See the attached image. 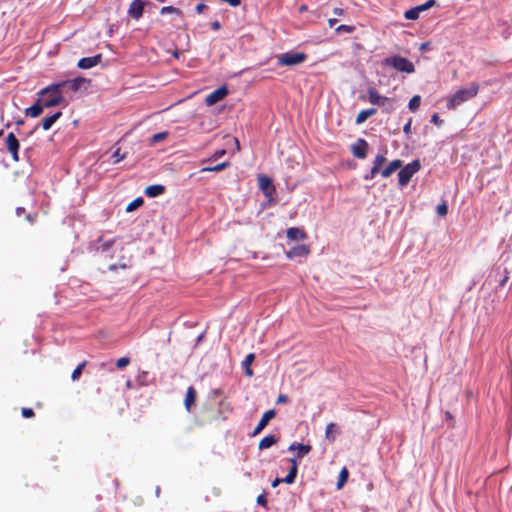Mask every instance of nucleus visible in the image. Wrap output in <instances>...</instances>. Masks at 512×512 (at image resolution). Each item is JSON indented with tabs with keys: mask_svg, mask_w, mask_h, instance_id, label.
<instances>
[{
	"mask_svg": "<svg viewBox=\"0 0 512 512\" xmlns=\"http://www.w3.org/2000/svg\"><path fill=\"white\" fill-rule=\"evenodd\" d=\"M333 13L337 16L343 15L344 11L341 8H334Z\"/></svg>",
	"mask_w": 512,
	"mask_h": 512,
	"instance_id": "nucleus-57",
	"label": "nucleus"
},
{
	"mask_svg": "<svg viewBox=\"0 0 512 512\" xmlns=\"http://www.w3.org/2000/svg\"><path fill=\"white\" fill-rule=\"evenodd\" d=\"M435 5H436V1L435 0H428L425 3H423L421 5H418L416 7L420 8V13H421V12L426 11V10H428L429 8H431V7L435 6Z\"/></svg>",
	"mask_w": 512,
	"mask_h": 512,
	"instance_id": "nucleus-37",
	"label": "nucleus"
},
{
	"mask_svg": "<svg viewBox=\"0 0 512 512\" xmlns=\"http://www.w3.org/2000/svg\"><path fill=\"white\" fill-rule=\"evenodd\" d=\"M479 91V85L477 83H471L468 87H463L457 90L453 96L448 100L447 107L455 108L462 103L475 97Z\"/></svg>",
	"mask_w": 512,
	"mask_h": 512,
	"instance_id": "nucleus-2",
	"label": "nucleus"
},
{
	"mask_svg": "<svg viewBox=\"0 0 512 512\" xmlns=\"http://www.w3.org/2000/svg\"><path fill=\"white\" fill-rule=\"evenodd\" d=\"M6 147L9 152L19 150L20 148V142L13 132L9 133L6 137Z\"/></svg>",
	"mask_w": 512,
	"mask_h": 512,
	"instance_id": "nucleus-23",
	"label": "nucleus"
},
{
	"mask_svg": "<svg viewBox=\"0 0 512 512\" xmlns=\"http://www.w3.org/2000/svg\"><path fill=\"white\" fill-rule=\"evenodd\" d=\"M10 154L15 162L19 161V150L12 151Z\"/></svg>",
	"mask_w": 512,
	"mask_h": 512,
	"instance_id": "nucleus-54",
	"label": "nucleus"
},
{
	"mask_svg": "<svg viewBox=\"0 0 512 512\" xmlns=\"http://www.w3.org/2000/svg\"><path fill=\"white\" fill-rule=\"evenodd\" d=\"M91 82L90 79H87L85 77H76L74 79H68V80H62L55 82L56 85H59V90L64 95L67 92H73L76 93L80 91L82 88H86L87 85H89Z\"/></svg>",
	"mask_w": 512,
	"mask_h": 512,
	"instance_id": "nucleus-5",
	"label": "nucleus"
},
{
	"mask_svg": "<svg viewBox=\"0 0 512 512\" xmlns=\"http://www.w3.org/2000/svg\"><path fill=\"white\" fill-rule=\"evenodd\" d=\"M386 161V158L383 154H378L375 159H374V162H373V166H375L376 168L380 169V167L382 166V164Z\"/></svg>",
	"mask_w": 512,
	"mask_h": 512,
	"instance_id": "nucleus-38",
	"label": "nucleus"
},
{
	"mask_svg": "<svg viewBox=\"0 0 512 512\" xmlns=\"http://www.w3.org/2000/svg\"><path fill=\"white\" fill-rule=\"evenodd\" d=\"M203 338V334L199 335L198 338H197V342H200Z\"/></svg>",
	"mask_w": 512,
	"mask_h": 512,
	"instance_id": "nucleus-63",
	"label": "nucleus"
},
{
	"mask_svg": "<svg viewBox=\"0 0 512 512\" xmlns=\"http://www.w3.org/2000/svg\"><path fill=\"white\" fill-rule=\"evenodd\" d=\"M36 217H37V215H36V214H31V213H29V214H27V215H26V220H27L29 223L33 224V223H35V221H36Z\"/></svg>",
	"mask_w": 512,
	"mask_h": 512,
	"instance_id": "nucleus-50",
	"label": "nucleus"
},
{
	"mask_svg": "<svg viewBox=\"0 0 512 512\" xmlns=\"http://www.w3.org/2000/svg\"><path fill=\"white\" fill-rule=\"evenodd\" d=\"M115 240L112 239V240H108V241H105L101 244L100 246V249L102 252H107L109 251V249L112 247V245L114 244Z\"/></svg>",
	"mask_w": 512,
	"mask_h": 512,
	"instance_id": "nucleus-42",
	"label": "nucleus"
},
{
	"mask_svg": "<svg viewBox=\"0 0 512 512\" xmlns=\"http://www.w3.org/2000/svg\"><path fill=\"white\" fill-rule=\"evenodd\" d=\"M45 108L44 104L37 98L33 105L25 109V115L31 118H36L42 114Z\"/></svg>",
	"mask_w": 512,
	"mask_h": 512,
	"instance_id": "nucleus-15",
	"label": "nucleus"
},
{
	"mask_svg": "<svg viewBox=\"0 0 512 512\" xmlns=\"http://www.w3.org/2000/svg\"><path fill=\"white\" fill-rule=\"evenodd\" d=\"M275 416H276L275 409H270V410L266 411L262 415L257 426L254 428V430L252 432V436H256V435L260 434V432L268 425L269 421L272 420Z\"/></svg>",
	"mask_w": 512,
	"mask_h": 512,
	"instance_id": "nucleus-12",
	"label": "nucleus"
},
{
	"mask_svg": "<svg viewBox=\"0 0 512 512\" xmlns=\"http://www.w3.org/2000/svg\"><path fill=\"white\" fill-rule=\"evenodd\" d=\"M368 94V100L372 105H377L379 107L383 108V112L385 113H391L394 111L393 102L394 100L392 98H388L386 96H382L378 93L376 88L369 87L367 90Z\"/></svg>",
	"mask_w": 512,
	"mask_h": 512,
	"instance_id": "nucleus-4",
	"label": "nucleus"
},
{
	"mask_svg": "<svg viewBox=\"0 0 512 512\" xmlns=\"http://www.w3.org/2000/svg\"><path fill=\"white\" fill-rule=\"evenodd\" d=\"M329 26L330 27H333L336 23H337V19L333 18V19H329Z\"/></svg>",
	"mask_w": 512,
	"mask_h": 512,
	"instance_id": "nucleus-60",
	"label": "nucleus"
},
{
	"mask_svg": "<svg viewBox=\"0 0 512 512\" xmlns=\"http://www.w3.org/2000/svg\"><path fill=\"white\" fill-rule=\"evenodd\" d=\"M376 112L377 110L375 108L361 110L356 117V124L359 125L364 123L369 117L375 115Z\"/></svg>",
	"mask_w": 512,
	"mask_h": 512,
	"instance_id": "nucleus-25",
	"label": "nucleus"
},
{
	"mask_svg": "<svg viewBox=\"0 0 512 512\" xmlns=\"http://www.w3.org/2000/svg\"><path fill=\"white\" fill-rule=\"evenodd\" d=\"M290 463H291V469H295V470H298V463H297V460L295 458H291L290 460Z\"/></svg>",
	"mask_w": 512,
	"mask_h": 512,
	"instance_id": "nucleus-55",
	"label": "nucleus"
},
{
	"mask_svg": "<svg viewBox=\"0 0 512 512\" xmlns=\"http://www.w3.org/2000/svg\"><path fill=\"white\" fill-rule=\"evenodd\" d=\"M309 254V248L305 244L296 245L292 247L287 253L286 256L289 259H293L296 257H305Z\"/></svg>",
	"mask_w": 512,
	"mask_h": 512,
	"instance_id": "nucleus-14",
	"label": "nucleus"
},
{
	"mask_svg": "<svg viewBox=\"0 0 512 512\" xmlns=\"http://www.w3.org/2000/svg\"><path fill=\"white\" fill-rule=\"evenodd\" d=\"M144 203V200L142 197H137L136 199H134L132 202H130L127 207H126V212H132L136 209H138L139 207H141Z\"/></svg>",
	"mask_w": 512,
	"mask_h": 512,
	"instance_id": "nucleus-28",
	"label": "nucleus"
},
{
	"mask_svg": "<svg viewBox=\"0 0 512 512\" xmlns=\"http://www.w3.org/2000/svg\"><path fill=\"white\" fill-rule=\"evenodd\" d=\"M16 124H17L18 126L23 125V124H24V121H23V120H18V121L16 122Z\"/></svg>",
	"mask_w": 512,
	"mask_h": 512,
	"instance_id": "nucleus-62",
	"label": "nucleus"
},
{
	"mask_svg": "<svg viewBox=\"0 0 512 512\" xmlns=\"http://www.w3.org/2000/svg\"><path fill=\"white\" fill-rule=\"evenodd\" d=\"M24 212H25V208H23V207H17L16 208L17 216H21Z\"/></svg>",
	"mask_w": 512,
	"mask_h": 512,
	"instance_id": "nucleus-59",
	"label": "nucleus"
},
{
	"mask_svg": "<svg viewBox=\"0 0 512 512\" xmlns=\"http://www.w3.org/2000/svg\"><path fill=\"white\" fill-rule=\"evenodd\" d=\"M382 65L407 74H411L415 71L414 64L409 59L400 55H392L384 58L382 60Z\"/></svg>",
	"mask_w": 512,
	"mask_h": 512,
	"instance_id": "nucleus-3",
	"label": "nucleus"
},
{
	"mask_svg": "<svg viewBox=\"0 0 512 512\" xmlns=\"http://www.w3.org/2000/svg\"><path fill=\"white\" fill-rule=\"evenodd\" d=\"M61 116H62V112L57 111V112L53 113L52 115L45 117L41 122L42 128L44 130H49Z\"/></svg>",
	"mask_w": 512,
	"mask_h": 512,
	"instance_id": "nucleus-20",
	"label": "nucleus"
},
{
	"mask_svg": "<svg viewBox=\"0 0 512 512\" xmlns=\"http://www.w3.org/2000/svg\"><path fill=\"white\" fill-rule=\"evenodd\" d=\"M226 151L224 149H221V150H217L214 152V154L212 155V159L213 160H216L220 157H222L223 155H225Z\"/></svg>",
	"mask_w": 512,
	"mask_h": 512,
	"instance_id": "nucleus-47",
	"label": "nucleus"
},
{
	"mask_svg": "<svg viewBox=\"0 0 512 512\" xmlns=\"http://www.w3.org/2000/svg\"><path fill=\"white\" fill-rule=\"evenodd\" d=\"M37 97L46 108L56 107L65 102V96L59 90V85H56L55 82L40 89L37 92Z\"/></svg>",
	"mask_w": 512,
	"mask_h": 512,
	"instance_id": "nucleus-1",
	"label": "nucleus"
},
{
	"mask_svg": "<svg viewBox=\"0 0 512 512\" xmlns=\"http://www.w3.org/2000/svg\"><path fill=\"white\" fill-rule=\"evenodd\" d=\"M245 375L251 377L253 375V371L250 367H244Z\"/></svg>",
	"mask_w": 512,
	"mask_h": 512,
	"instance_id": "nucleus-58",
	"label": "nucleus"
},
{
	"mask_svg": "<svg viewBox=\"0 0 512 512\" xmlns=\"http://www.w3.org/2000/svg\"><path fill=\"white\" fill-rule=\"evenodd\" d=\"M312 447L309 444L294 442L288 447V451H297V457L303 458L311 451Z\"/></svg>",
	"mask_w": 512,
	"mask_h": 512,
	"instance_id": "nucleus-16",
	"label": "nucleus"
},
{
	"mask_svg": "<svg viewBox=\"0 0 512 512\" xmlns=\"http://www.w3.org/2000/svg\"><path fill=\"white\" fill-rule=\"evenodd\" d=\"M257 504L260 506H266L267 505V498L266 494L262 493L257 497Z\"/></svg>",
	"mask_w": 512,
	"mask_h": 512,
	"instance_id": "nucleus-44",
	"label": "nucleus"
},
{
	"mask_svg": "<svg viewBox=\"0 0 512 512\" xmlns=\"http://www.w3.org/2000/svg\"><path fill=\"white\" fill-rule=\"evenodd\" d=\"M165 192V187L161 184H154L146 187L145 195L150 198L158 197Z\"/></svg>",
	"mask_w": 512,
	"mask_h": 512,
	"instance_id": "nucleus-18",
	"label": "nucleus"
},
{
	"mask_svg": "<svg viewBox=\"0 0 512 512\" xmlns=\"http://www.w3.org/2000/svg\"><path fill=\"white\" fill-rule=\"evenodd\" d=\"M278 441H279L278 437H276L275 435L269 434L261 439L258 447L260 450L268 449V448L272 447L273 445H275Z\"/></svg>",
	"mask_w": 512,
	"mask_h": 512,
	"instance_id": "nucleus-24",
	"label": "nucleus"
},
{
	"mask_svg": "<svg viewBox=\"0 0 512 512\" xmlns=\"http://www.w3.org/2000/svg\"><path fill=\"white\" fill-rule=\"evenodd\" d=\"M102 61V54H96L91 57H83L79 59L77 67L82 70L91 69Z\"/></svg>",
	"mask_w": 512,
	"mask_h": 512,
	"instance_id": "nucleus-11",
	"label": "nucleus"
},
{
	"mask_svg": "<svg viewBox=\"0 0 512 512\" xmlns=\"http://www.w3.org/2000/svg\"><path fill=\"white\" fill-rule=\"evenodd\" d=\"M307 55L303 52H285L277 56V64L279 66H296L303 63Z\"/></svg>",
	"mask_w": 512,
	"mask_h": 512,
	"instance_id": "nucleus-7",
	"label": "nucleus"
},
{
	"mask_svg": "<svg viewBox=\"0 0 512 512\" xmlns=\"http://www.w3.org/2000/svg\"><path fill=\"white\" fill-rule=\"evenodd\" d=\"M404 16L407 20H417L420 16V8H417L416 6L407 10L404 13Z\"/></svg>",
	"mask_w": 512,
	"mask_h": 512,
	"instance_id": "nucleus-27",
	"label": "nucleus"
},
{
	"mask_svg": "<svg viewBox=\"0 0 512 512\" xmlns=\"http://www.w3.org/2000/svg\"><path fill=\"white\" fill-rule=\"evenodd\" d=\"M369 145L363 138H358L355 143L351 145V152L354 157L358 159H365L367 157Z\"/></svg>",
	"mask_w": 512,
	"mask_h": 512,
	"instance_id": "nucleus-9",
	"label": "nucleus"
},
{
	"mask_svg": "<svg viewBox=\"0 0 512 512\" xmlns=\"http://www.w3.org/2000/svg\"><path fill=\"white\" fill-rule=\"evenodd\" d=\"M421 169V163L418 159L413 160L412 162L406 164L404 167L400 168L398 172V182L400 186H406L414 174H416Z\"/></svg>",
	"mask_w": 512,
	"mask_h": 512,
	"instance_id": "nucleus-6",
	"label": "nucleus"
},
{
	"mask_svg": "<svg viewBox=\"0 0 512 512\" xmlns=\"http://www.w3.org/2000/svg\"><path fill=\"white\" fill-rule=\"evenodd\" d=\"M255 359V355L253 353L248 354L245 359L242 361V367H250Z\"/></svg>",
	"mask_w": 512,
	"mask_h": 512,
	"instance_id": "nucleus-41",
	"label": "nucleus"
},
{
	"mask_svg": "<svg viewBox=\"0 0 512 512\" xmlns=\"http://www.w3.org/2000/svg\"><path fill=\"white\" fill-rule=\"evenodd\" d=\"M420 102H421V97L419 95H414L409 103H408V108L411 110V111H415L419 108L420 106Z\"/></svg>",
	"mask_w": 512,
	"mask_h": 512,
	"instance_id": "nucleus-32",
	"label": "nucleus"
},
{
	"mask_svg": "<svg viewBox=\"0 0 512 512\" xmlns=\"http://www.w3.org/2000/svg\"><path fill=\"white\" fill-rule=\"evenodd\" d=\"M228 95V89L226 86H221L210 93L205 100L208 106H212L219 101L223 100Z\"/></svg>",
	"mask_w": 512,
	"mask_h": 512,
	"instance_id": "nucleus-10",
	"label": "nucleus"
},
{
	"mask_svg": "<svg viewBox=\"0 0 512 512\" xmlns=\"http://www.w3.org/2000/svg\"><path fill=\"white\" fill-rule=\"evenodd\" d=\"M411 124H412V119L410 118L403 127V132L407 135L411 133Z\"/></svg>",
	"mask_w": 512,
	"mask_h": 512,
	"instance_id": "nucleus-46",
	"label": "nucleus"
},
{
	"mask_svg": "<svg viewBox=\"0 0 512 512\" xmlns=\"http://www.w3.org/2000/svg\"><path fill=\"white\" fill-rule=\"evenodd\" d=\"M288 401V397L284 394H280L277 398V403L278 404H281V403H286Z\"/></svg>",
	"mask_w": 512,
	"mask_h": 512,
	"instance_id": "nucleus-51",
	"label": "nucleus"
},
{
	"mask_svg": "<svg viewBox=\"0 0 512 512\" xmlns=\"http://www.w3.org/2000/svg\"><path fill=\"white\" fill-rule=\"evenodd\" d=\"M354 30V27L353 26H349V25H339L337 28H336V32L337 33H351L353 32Z\"/></svg>",
	"mask_w": 512,
	"mask_h": 512,
	"instance_id": "nucleus-39",
	"label": "nucleus"
},
{
	"mask_svg": "<svg viewBox=\"0 0 512 512\" xmlns=\"http://www.w3.org/2000/svg\"><path fill=\"white\" fill-rule=\"evenodd\" d=\"M130 363V359L128 357H121L117 360L116 366L118 369H123Z\"/></svg>",
	"mask_w": 512,
	"mask_h": 512,
	"instance_id": "nucleus-40",
	"label": "nucleus"
},
{
	"mask_svg": "<svg viewBox=\"0 0 512 512\" xmlns=\"http://www.w3.org/2000/svg\"><path fill=\"white\" fill-rule=\"evenodd\" d=\"M168 135L169 133L167 131L154 134L150 140V145H154L158 142L165 140L168 137Z\"/></svg>",
	"mask_w": 512,
	"mask_h": 512,
	"instance_id": "nucleus-30",
	"label": "nucleus"
},
{
	"mask_svg": "<svg viewBox=\"0 0 512 512\" xmlns=\"http://www.w3.org/2000/svg\"><path fill=\"white\" fill-rule=\"evenodd\" d=\"M196 395H197V393H196L195 388L193 386L188 387L187 392H186L185 401H184V405H185V408L187 409V411H191V406L196 401Z\"/></svg>",
	"mask_w": 512,
	"mask_h": 512,
	"instance_id": "nucleus-21",
	"label": "nucleus"
},
{
	"mask_svg": "<svg viewBox=\"0 0 512 512\" xmlns=\"http://www.w3.org/2000/svg\"><path fill=\"white\" fill-rule=\"evenodd\" d=\"M283 482V478H275L273 481H272V487H277L280 483Z\"/></svg>",
	"mask_w": 512,
	"mask_h": 512,
	"instance_id": "nucleus-56",
	"label": "nucleus"
},
{
	"mask_svg": "<svg viewBox=\"0 0 512 512\" xmlns=\"http://www.w3.org/2000/svg\"><path fill=\"white\" fill-rule=\"evenodd\" d=\"M402 167V161L399 159L393 160L381 171V175L384 178L389 177L392 173Z\"/></svg>",
	"mask_w": 512,
	"mask_h": 512,
	"instance_id": "nucleus-19",
	"label": "nucleus"
},
{
	"mask_svg": "<svg viewBox=\"0 0 512 512\" xmlns=\"http://www.w3.org/2000/svg\"><path fill=\"white\" fill-rule=\"evenodd\" d=\"M436 212H437V214L439 216L447 215V213H448V206H447V204L444 202V203H441V204L437 205Z\"/></svg>",
	"mask_w": 512,
	"mask_h": 512,
	"instance_id": "nucleus-36",
	"label": "nucleus"
},
{
	"mask_svg": "<svg viewBox=\"0 0 512 512\" xmlns=\"http://www.w3.org/2000/svg\"><path fill=\"white\" fill-rule=\"evenodd\" d=\"M85 365H86V362H82V363H80V364H79V365L74 369V371L72 372V375H71V378H72V380H73V381H76V380H78V379H79V377L81 376L82 371H83V369H84Z\"/></svg>",
	"mask_w": 512,
	"mask_h": 512,
	"instance_id": "nucleus-34",
	"label": "nucleus"
},
{
	"mask_svg": "<svg viewBox=\"0 0 512 512\" xmlns=\"http://www.w3.org/2000/svg\"><path fill=\"white\" fill-rule=\"evenodd\" d=\"M286 235L287 238L292 241L305 240L307 238L306 232L298 227L288 228Z\"/></svg>",
	"mask_w": 512,
	"mask_h": 512,
	"instance_id": "nucleus-17",
	"label": "nucleus"
},
{
	"mask_svg": "<svg viewBox=\"0 0 512 512\" xmlns=\"http://www.w3.org/2000/svg\"><path fill=\"white\" fill-rule=\"evenodd\" d=\"M159 493H160V488H159V487H157V488H156V495L158 496V495H159Z\"/></svg>",
	"mask_w": 512,
	"mask_h": 512,
	"instance_id": "nucleus-64",
	"label": "nucleus"
},
{
	"mask_svg": "<svg viewBox=\"0 0 512 512\" xmlns=\"http://www.w3.org/2000/svg\"><path fill=\"white\" fill-rule=\"evenodd\" d=\"M298 470L289 469L288 474L283 478V482L287 484H293L297 477Z\"/></svg>",
	"mask_w": 512,
	"mask_h": 512,
	"instance_id": "nucleus-31",
	"label": "nucleus"
},
{
	"mask_svg": "<svg viewBox=\"0 0 512 512\" xmlns=\"http://www.w3.org/2000/svg\"><path fill=\"white\" fill-rule=\"evenodd\" d=\"M126 157V154H121L120 153V148H117L113 154H112V158H113V163H119L120 161H122L123 159H125Z\"/></svg>",
	"mask_w": 512,
	"mask_h": 512,
	"instance_id": "nucleus-35",
	"label": "nucleus"
},
{
	"mask_svg": "<svg viewBox=\"0 0 512 512\" xmlns=\"http://www.w3.org/2000/svg\"><path fill=\"white\" fill-rule=\"evenodd\" d=\"M160 13L162 15L164 14H171V13H174V14H177V15H182V11L176 7H173V6H164L161 8L160 10Z\"/></svg>",
	"mask_w": 512,
	"mask_h": 512,
	"instance_id": "nucleus-33",
	"label": "nucleus"
},
{
	"mask_svg": "<svg viewBox=\"0 0 512 512\" xmlns=\"http://www.w3.org/2000/svg\"><path fill=\"white\" fill-rule=\"evenodd\" d=\"M205 9H206V5L203 3L197 4L196 8H195L196 12L199 14L202 13Z\"/></svg>",
	"mask_w": 512,
	"mask_h": 512,
	"instance_id": "nucleus-52",
	"label": "nucleus"
},
{
	"mask_svg": "<svg viewBox=\"0 0 512 512\" xmlns=\"http://www.w3.org/2000/svg\"><path fill=\"white\" fill-rule=\"evenodd\" d=\"M419 50H420L421 52H426V51L430 50V43H429V42H424V43H422V44L420 45Z\"/></svg>",
	"mask_w": 512,
	"mask_h": 512,
	"instance_id": "nucleus-49",
	"label": "nucleus"
},
{
	"mask_svg": "<svg viewBox=\"0 0 512 512\" xmlns=\"http://www.w3.org/2000/svg\"><path fill=\"white\" fill-rule=\"evenodd\" d=\"M22 416L24 418H31L34 416V411L31 408H23L22 409Z\"/></svg>",
	"mask_w": 512,
	"mask_h": 512,
	"instance_id": "nucleus-45",
	"label": "nucleus"
},
{
	"mask_svg": "<svg viewBox=\"0 0 512 512\" xmlns=\"http://www.w3.org/2000/svg\"><path fill=\"white\" fill-rule=\"evenodd\" d=\"M230 166V162L228 161H225V162H222L220 164H217L215 166H212V167H204L202 168V172H219V171H222L224 169H226L227 167Z\"/></svg>",
	"mask_w": 512,
	"mask_h": 512,
	"instance_id": "nucleus-26",
	"label": "nucleus"
},
{
	"mask_svg": "<svg viewBox=\"0 0 512 512\" xmlns=\"http://www.w3.org/2000/svg\"><path fill=\"white\" fill-rule=\"evenodd\" d=\"M173 56H174L175 58H179V56H180V52H179L178 50L174 51Z\"/></svg>",
	"mask_w": 512,
	"mask_h": 512,
	"instance_id": "nucleus-61",
	"label": "nucleus"
},
{
	"mask_svg": "<svg viewBox=\"0 0 512 512\" xmlns=\"http://www.w3.org/2000/svg\"><path fill=\"white\" fill-rule=\"evenodd\" d=\"M348 476H349V472L348 470L344 467L340 473H339V477H338V482H337V488L340 489L343 487V485L346 483L347 479H348Z\"/></svg>",
	"mask_w": 512,
	"mask_h": 512,
	"instance_id": "nucleus-29",
	"label": "nucleus"
},
{
	"mask_svg": "<svg viewBox=\"0 0 512 512\" xmlns=\"http://www.w3.org/2000/svg\"><path fill=\"white\" fill-rule=\"evenodd\" d=\"M145 3L142 0H133L128 9V15L133 19H140L143 15Z\"/></svg>",
	"mask_w": 512,
	"mask_h": 512,
	"instance_id": "nucleus-13",
	"label": "nucleus"
},
{
	"mask_svg": "<svg viewBox=\"0 0 512 512\" xmlns=\"http://www.w3.org/2000/svg\"><path fill=\"white\" fill-rule=\"evenodd\" d=\"M378 172H379V169H378V168H376L375 166H373V167L371 168L370 172L364 176V179H365V180H371V179H373V178L376 176V174H377Z\"/></svg>",
	"mask_w": 512,
	"mask_h": 512,
	"instance_id": "nucleus-43",
	"label": "nucleus"
},
{
	"mask_svg": "<svg viewBox=\"0 0 512 512\" xmlns=\"http://www.w3.org/2000/svg\"><path fill=\"white\" fill-rule=\"evenodd\" d=\"M431 123H434L436 125H439L442 123V120L440 119L439 115L438 114H433L432 117H431Z\"/></svg>",
	"mask_w": 512,
	"mask_h": 512,
	"instance_id": "nucleus-48",
	"label": "nucleus"
},
{
	"mask_svg": "<svg viewBox=\"0 0 512 512\" xmlns=\"http://www.w3.org/2000/svg\"><path fill=\"white\" fill-rule=\"evenodd\" d=\"M258 185L260 190L263 192L268 202L271 203L274 201V195L276 193V188L273 184V181L270 177L266 175L258 176Z\"/></svg>",
	"mask_w": 512,
	"mask_h": 512,
	"instance_id": "nucleus-8",
	"label": "nucleus"
},
{
	"mask_svg": "<svg viewBox=\"0 0 512 512\" xmlns=\"http://www.w3.org/2000/svg\"><path fill=\"white\" fill-rule=\"evenodd\" d=\"M211 28L213 30H219L221 28V24L218 20H215L211 23Z\"/></svg>",
	"mask_w": 512,
	"mask_h": 512,
	"instance_id": "nucleus-53",
	"label": "nucleus"
},
{
	"mask_svg": "<svg viewBox=\"0 0 512 512\" xmlns=\"http://www.w3.org/2000/svg\"><path fill=\"white\" fill-rule=\"evenodd\" d=\"M337 434H339V429H338L337 425L335 423H333V422L329 423L326 426L325 438L330 443H333L336 440Z\"/></svg>",
	"mask_w": 512,
	"mask_h": 512,
	"instance_id": "nucleus-22",
	"label": "nucleus"
}]
</instances>
